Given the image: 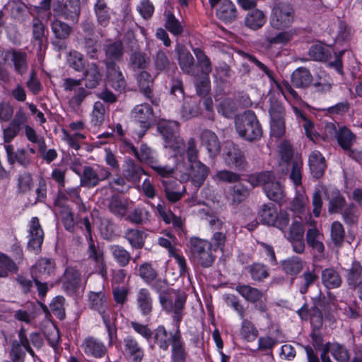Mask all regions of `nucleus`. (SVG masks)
Masks as SVG:
<instances>
[{
    "label": "nucleus",
    "instance_id": "obj_1",
    "mask_svg": "<svg viewBox=\"0 0 362 362\" xmlns=\"http://www.w3.org/2000/svg\"><path fill=\"white\" fill-rule=\"evenodd\" d=\"M235 127L238 134L250 142L259 140L263 134L262 125L252 110L245 111L235 116Z\"/></svg>",
    "mask_w": 362,
    "mask_h": 362
},
{
    "label": "nucleus",
    "instance_id": "obj_2",
    "mask_svg": "<svg viewBox=\"0 0 362 362\" xmlns=\"http://www.w3.org/2000/svg\"><path fill=\"white\" fill-rule=\"evenodd\" d=\"M189 253L194 261L203 268H209L214 264L216 256L212 252V243L205 239L192 237L189 242Z\"/></svg>",
    "mask_w": 362,
    "mask_h": 362
},
{
    "label": "nucleus",
    "instance_id": "obj_3",
    "mask_svg": "<svg viewBox=\"0 0 362 362\" xmlns=\"http://www.w3.org/2000/svg\"><path fill=\"white\" fill-rule=\"evenodd\" d=\"M295 19V10L287 2L275 3L269 16V25L274 29L284 30L289 28Z\"/></svg>",
    "mask_w": 362,
    "mask_h": 362
},
{
    "label": "nucleus",
    "instance_id": "obj_4",
    "mask_svg": "<svg viewBox=\"0 0 362 362\" xmlns=\"http://www.w3.org/2000/svg\"><path fill=\"white\" fill-rule=\"evenodd\" d=\"M174 293L175 291L170 288L160 294L158 299L163 310L168 313H173V320L175 322L177 327H179L183 316L186 297L182 295H178L173 302Z\"/></svg>",
    "mask_w": 362,
    "mask_h": 362
},
{
    "label": "nucleus",
    "instance_id": "obj_5",
    "mask_svg": "<svg viewBox=\"0 0 362 362\" xmlns=\"http://www.w3.org/2000/svg\"><path fill=\"white\" fill-rule=\"evenodd\" d=\"M179 123L175 121L160 120L157 125L158 132L162 135L165 146L175 151L185 146L183 139L177 135Z\"/></svg>",
    "mask_w": 362,
    "mask_h": 362
},
{
    "label": "nucleus",
    "instance_id": "obj_6",
    "mask_svg": "<svg viewBox=\"0 0 362 362\" xmlns=\"http://www.w3.org/2000/svg\"><path fill=\"white\" fill-rule=\"evenodd\" d=\"M80 177V186L86 188H93L99 185L101 181L110 177L111 173L107 168L99 170L91 166H84L81 173H78Z\"/></svg>",
    "mask_w": 362,
    "mask_h": 362
},
{
    "label": "nucleus",
    "instance_id": "obj_7",
    "mask_svg": "<svg viewBox=\"0 0 362 362\" xmlns=\"http://www.w3.org/2000/svg\"><path fill=\"white\" fill-rule=\"evenodd\" d=\"M235 289L247 302L253 304L258 303L256 307L261 313L267 310V305L263 301L264 293L262 290L243 284H237Z\"/></svg>",
    "mask_w": 362,
    "mask_h": 362
},
{
    "label": "nucleus",
    "instance_id": "obj_8",
    "mask_svg": "<svg viewBox=\"0 0 362 362\" xmlns=\"http://www.w3.org/2000/svg\"><path fill=\"white\" fill-rule=\"evenodd\" d=\"M27 249L37 255L41 252L44 240V231L37 217H33L29 223Z\"/></svg>",
    "mask_w": 362,
    "mask_h": 362
},
{
    "label": "nucleus",
    "instance_id": "obj_9",
    "mask_svg": "<svg viewBox=\"0 0 362 362\" xmlns=\"http://www.w3.org/2000/svg\"><path fill=\"white\" fill-rule=\"evenodd\" d=\"M53 11L57 15L63 16L65 19L74 23L78 21L81 13L80 0H66L65 3L59 1L53 3Z\"/></svg>",
    "mask_w": 362,
    "mask_h": 362
},
{
    "label": "nucleus",
    "instance_id": "obj_10",
    "mask_svg": "<svg viewBox=\"0 0 362 362\" xmlns=\"http://www.w3.org/2000/svg\"><path fill=\"white\" fill-rule=\"evenodd\" d=\"M132 115L140 124L141 133H139V137H141L154 122L153 109L148 103L140 104L134 107Z\"/></svg>",
    "mask_w": 362,
    "mask_h": 362
},
{
    "label": "nucleus",
    "instance_id": "obj_11",
    "mask_svg": "<svg viewBox=\"0 0 362 362\" xmlns=\"http://www.w3.org/2000/svg\"><path fill=\"white\" fill-rule=\"evenodd\" d=\"M209 0L211 8L216 9V16L225 23L235 21L238 16L235 5L230 0H215V2Z\"/></svg>",
    "mask_w": 362,
    "mask_h": 362
},
{
    "label": "nucleus",
    "instance_id": "obj_12",
    "mask_svg": "<svg viewBox=\"0 0 362 362\" xmlns=\"http://www.w3.org/2000/svg\"><path fill=\"white\" fill-rule=\"evenodd\" d=\"M27 122L28 117L25 112L23 108H18L8 125L3 129L4 141L5 143H10L18 135Z\"/></svg>",
    "mask_w": 362,
    "mask_h": 362
},
{
    "label": "nucleus",
    "instance_id": "obj_13",
    "mask_svg": "<svg viewBox=\"0 0 362 362\" xmlns=\"http://www.w3.org/2000/svg\"><path fill=\"white\" fill-rule=\"evenodd\" d=\"M123 354L129 362H141L144 358V350L136 339L128 335L123 339Z\"/></svg>",
    "mask_w": 362,
    "mask_h": 362
},
{
    "label": "nucleus",
    "instance_id": "obj_14",
    "mask_svg": "<svg viewBox=\"0 0 362 362\" xmlns=\"http://www.w3.org/2000/svg\"><path fill=\"white\" fill-rule=\"evenodd\" d=\"M105 76L110 86L115 90L122 92L126 89L127 81L117 64H105Z\"/></svg>",
    "mask_w": 362,
    "mask_h": 362
},
{
    "label": "nucleus",
    "instance_id": "obj_15",
    "mask_svg": "<svg viewBox=\"0 0 362 362\" xmlns=\"http://www.w3.org/2000/svg\"><path fill=\"white\" fill-rule=\"evenodd\" d=\"M178 64L182 71L190 76H197L198 71L192 54L184 45H177L175 47Z\"/></svg>",
    "mask_w": 362,
    "mask_h": 362
},
{
    "label": "nucleus",
    "instance_id": "obj_16",
    "mask_svg": "<svg viewBox=\"0 0 362 362\" xmlns=\"http://www.w3.org/2000/svg\"><path fill=\"white\" fill-rule=\"evenodd\" d=\"M104 64H117L122 60L124 48L121 40H108L103 46Z\"/></svg>",
    "mask_w": 362,
    "mask_h": 362
},
{
    "label": "nucleus",
    "instance_id": "obj_17",
    "mask_svg": "<svg viewBox=\"0 0 362 362\" xmlns=\"http://www.w3.org/2000/svg\"><path fill=\"white\" fill-rule=\"evenodd\" d=\"M55 263L52 259L42 257L31 268L33 279L47 280L54 273Z\"/></svg>",
    "mask_w": 362,
    "mask_h": 362
},
{
    "label": "nucleus",
    "instance_id": "obj_18",
    "mask_svg": "<svg viewBox=\"0 0 362 362\" xmlns=\"http://www.w3.org/2000/svg\"><path fill=\"white\" fill-rule=\"evenodd\" d=\"M81 349L88 357L95 358L103 357L107 351L105 344L93 337L85 338L81 344Z\"/></svg>",
    "mask_w": 362,
    "mask_h": 362
},
{
    "label": "nucleus",
    "instance_id": "obj_19",
    "mask_svg": "<svg viewBox=\"0 0 362 362\" xmlns=\"http://www.w3.org/2000/svg\"><path fill=\"white\" fill-rule=\"evenodd\" d=\"M6 57L13 63L14 70L17 74L23 76L27 73L28 63L26 52L19 49H11L6 52Z\"/></svg>",
    "mask_w": 362,
    "mask_h": 362
},
{
    "label": "nucleus",
    "instance_id": "obj_20",
    "mask_svg": "<svg viewBox=\"0 0 362 362\" xmlns=\"http://www.w3.org/2000/svg\"><path fill=\"white\" fill-rule=\"evenodd\" d=\"M82 80H84V85L86 88L94 89L97 88L102 80L99 66L94 62L88 64L86 69L83 70Z\"/></svg>",
    "mask_w": 362,
    "mask_h": 362
},
{
    "label": "nucleus",
    "instance_id": "obj_21",
    "mask_svg": "<svg viewBox=\"0 0 362 362\" xmlns=\"http://www.w3.org/2000/svg\"><path fill=\"white\" fill-rule=\"evenodd\" d=\"M136 304L144 316L151 315L153 310V298L148 288H141L137 291L136 294Z\"/></svg>",
    "mask_w": 362,
    "mask_h": 362
},
{
    "label": "nucleus",
    "instance_id": "obj_22",
    "mask_svg": "<svg viewBox=\"0 0 362 362\" xmlns=\"http://www.w3.org/2000/svg\"><path fill=\"white\" fill-rule=\"evenodd\" d=\"M313 79L309 69L299 67L292 73L291 83L296 88L305 89L311 85Z\"/></svg>",
    "mask_w": 362,
    "mask_h": 362
},
{
    "label": "nucleus",
    "instance_id": "obj_23",
    "mask_svg": "<svg viewBox=\"0 0 362 362\" xmlns=\"http://www.w3.org/2000/svg\"><path fill=\"white\" fill-rule=\"evenodd\" d=\"M153 66L156 71V74L165 73L168 75L172 73L173 67H176L170 61L166 53L162 50H158L156 54L152 56Z\"/></svg>",
    "mask_w": 362,
    "mask_h": 362
},
{
    "label": "nucleus",
    "instance_id": "obj_24",
    "mask_svg": "<svg viewBox=\"0 0 362 362\" xmlns=\"http://www.w3.org/2000/svg\"><path fill=\"white\" fill-rule=\"evenodd\" d=\"M63 288L68 293H72L78 288L81 275L74 267H67L62 277Z\"/></svg>",
    "mask_w": 362,
    "mask_h": 362
},
{
    "label": "nucleus",
    "instance_id": "obj_25",
    "mask_svg": "<svg viewBox=\"0 0 362 362\" xmlns=\"http://www.w3.org/2000/svg\"><path fill=\"white\" fill-rule=\"evenodd\" d=\"M201 141L211 157L214 158L219 153L221 144L214 132L209 129H204L201 134Z\"/></svg>",
    "mask_w": 362,
    "mask_h": 362
},
{
    "label": "nucleus",
    "instance_id": "obj_26",
    "mask_svg": "<svg viewBox=\"0 0 362 362\" xmlns=\"http://www.w3.org/2000/svg\"><path fill=\"white\" fill-rule=\"evenodd\" d=\"M129 204L128 199L119 195H112L108 199L107 209L115 216L122 218L127 214Z\"/></svg>",
    "mask_w": 362,
    "mask_h": 362
},
{
    "label": "nucleus",
    "instance_id": "obj_27",
    "mask_svg": "<svg viewBox=\"0 0 362 362\" xmlns=\"http://www.w3.org/2000/svg\"><path fill=\"white\" fill-rule=\"evenodd\" d=\"M187 352L182 340L180 331L177 327L172 337V362H185Z\"/></svg>",
    "mask_w": 362,
    "mask_h": 362
},
{
    "label": "nucleus",
    "instance_id": "obj_28",
    "mask_svg": "<svg viewBox=\"0 0 362 362\" xmlns=\"http://www.w3.org/2000/svg\"><path fill=\"white\" fill-rule=\"evenodd\" d=\"M309 167L311 174L315 178L321 177L327 167L325 158L318 151H313L309 156Z\"/></svg>",
    "mask_w": 362,
    "mask_h": 362
},
{
    "label": "nucleus",
    "instance_id": "obj_29",
    "mask_svg": "<svg viewBox=\"0 0 362 362\" xmlns=\"http://www.w3.org/2000/svg\"><path fill=\"white\" fill-rule=\"evenodd\" d=\"M326 195L329 202L328 211L329 214L340 213L344 209L346 199L338 189H333L327 191Z\"/></svg>",
    "mask_w": 362,
    "mask_h": 362
},
{
    "label": "nucleus",
    "instance_id": "obj_30",
    "mask_svg": "<svg viewBox=\"0 0 362 362\" xmlns=\"http://www.w3.org/2000/svg\"><path fill=\"white\" fill-rule=\"evenodd\" d=\"M322 352L326 355L329 352L333 358L338 362H348L350 358L349 351L347 348L339 343H327Z\"/></svg>",
    "mask_w": 362,
    "mask_h": 362
},
{
    "label": "nucleus",
    "instance_id": "obj_31",
    "mask_svg": "<svg viewBox=\"0 0 362 362\" xmlns=\"http://www.w3.org/2000/svg\"><path fill=\"white\" fill-rule=\"evenodd\" d=\"M189 166L192 170V182L197 188H199L208 177L210 170L201 161L190 164Z\"/></svg>",
    "mask_w": 362,
    "mask_h": 362
},
{
    "label": "nucleus",
    "instance_id": "obj_32",
    "mask_svg": "<svg viewBox=\"0 0 362 362\" xmlns=\"http://www.w3.org/2000/svg\"><path fill=\"white\" fill-rule=\"evenodd\" d=\"M266 22V16L259 9L250 10L245 17V25L248 28L257 30L261 28Z\"/></svg>",
    "mask_w": 362,
    "mask_h": 362
},
{
    "label": "nucleus",
    "instance_id": "obj_33",
    "mask_svg": "<svg viewBox=\"0 0 362 362\" xmlns=\"http://www.w3.org/2000/svg\"><path fill=\"white\" fill-rule=\"evenodd\" d=\"M303 261L297 256L288 257L281 262L282 270L288 275L296 276L303 269Z\"/></svg>",
    "mask_w": 362,
    "mask_h": 362
},
{
    "label": "nucleus",
    "instance_id": "obj_34",
    "mask_svg": "<svg viewBox=\"0 0 362 362\" xmlns=\"http://www.w3.org/2000/svg\"><path fill=\"white\" fill-rule=\"evenodd\" d=\"M250 194L249 189L242 183L229 187L228 199L232 204L238 205L245 200Z\"/></svg>",
    "mask_w": 362,
    "mask_h": 362
},
{
    "label": "nucleus",
    "instance_id": "obj_35",
    "mask_svg": "<svg viewBox=\"0 0 362 362\" xmlns=\"http://www.w3.org/2000/svg\"><path fill=\"white\" fill-rule=\"evenodd\" d=\"M129 148L140 162L145 163L149 166L155 164L156 159L154 157L153 152L146 144H142L139 151L132 144H129Z\"/></svg>",
    "mask_w": 362,
    "mask_h": 362
},
{
    "label": "nucleus",
    "instance_id": "obj_36",
    "mask_svg": "<svg viewBox=\"0 0 362 362\" xmlns=\"http://www.w3.org/2000/svg\"><path fill=\"white\" fill-rule=\"evenodd\" d=\"M146 234L138 229L129 228L124 232V237L133 249H141L145 244Z\"/></svg>",
    "mask_w": 362,
    "mask_h": 362
},
{
    "label": "nucleus",
    "instance_id": "obj_37",
    "mask_svg": "<svg viewBox=\"0 0 362 362\" xmlns=\"http://www.w3.org/2000/svg\"><path fill=\"white\" fill-rule=\"evenodd\" d=\"M146 174L145 170L138 165L134 160L129 159L126 162V168L124 170V177L133 182H139L141 175Z\"/></svg>",
    "mask_w": 362,
    "mask_h": 362
},
{
    "label": "nucleus",
    "instance_id": "obj_38",
    "mask_svg": "<svg viewBox=\"0 0 362 362\" xmlns=\"http://www.w3.org/2000/svg\"><path fill=\"white\" fill-rule=\"evenodd\" d=\"M322 282L329 289L338 288L342 283L339 272L332 268H327L322 272Z\"/></svg>",
    "mask_w": 362,
    "mask_h": 362
},
{
    "label": "nucleus",
    "instance_id": "obj_39",
    "mask_svg": "<svg viewBox=\"0 0 362 362\" xmlns=\"http://www.w3.org/2000/svg\"><path fill=\"white\" fill-rule=\"evenodd\" d=\"M252 280L257 282H263L269 276L268 267L259 262H254L247 268Z\"/></svg>",
    "mask_w": 362,
    "mask_h": 362
},
{
    "label": "nucleus",
    "instance_id": "obj_40",
    "mask_svg": "<svg viewBox=\"0 0 362 362\" xmlns=\"http://www.w3.org/2000/svg\"><path fill=\"white\" fill-rule=\"evenodd\" d=\"M110 253L114 260L122 267L127 266L132 259L130 253L122 246L112 245L110 246Z\"/></svg>",
    "mask_w": 362,
    "mask_h": 362
},
{
    "label": "nucleus",
    "instance_id": "obj_41",
    "mask_svg": "<svg viewBox=\"0 0 362 362\" xmlns=\"http://www.w3.org/2000/svg\"><path fill=\"white\" fill-rule=\"evenodd\" d=\"M173 334H168L167 330L163 326L158 327L153 332V341L154 344H156L160 349L167 351L172 344V337Z\"/></svg>",
    "mask_w": 362,
    "mask_h": 362
},
{
    "label": "nucleus",
    "instance_id": "obj_42",
    "mask_svg": "<svg viewBox=\"0 0 362 362\" xmlns=\"http://www.w3.org/2000/svg\"><path fill=\"white\" fill-rule=\"evenodd\" d=\"M136 81L140 90L148 98L152 95L153 78L151 74L146 71H141L136 76Z\"/></svg>",
    "mask_w": 362,
    "mask_h": 362
},
{
    "label": "nucleus",
    "instance_id": "obj_43",
    "mask_svg": "<svg viewBox=\"0 0 362 362\" xmlns=\"http://www.w3.org/2000/svg\"><path fill=\"white\" fill-rule=\"evenodd\" d=\"M150 62V58L146 55V54L135 51L133 52L129 56V67L134 70H139L145 71V69L148 67Z\"/></svg>",
    "mask_w": 362,
    "mask_h": 362
},
{
    "label": "nucleus",
    "instance_id": "obj_44",
    "mask_svg": "<svg viewBox=\"0 0 362 362\" xmlns=\"http://www.w3.org/2000/svg\"><path fill=\"white\" fill-rule=\"evenodd\" d=\"M293 33L292 30H287L274 34L272 30H268L264 33V38L270 45L286 44L292 39Z\"/></svg>",
    "mask_w": 362,
    "mask_h": 362
},
{
    "label": "nucleus",
    "instance_id": "obj_45",
    "mask_svg": "<svg viewBox=\"0 0 362 362\" xmlns=\"http://www.w3.org/2000/svg\"><path fill=\"white\" fill-rule=\"evenodd\" d=\"M336 137L339 145L344 150H349L356 141V135L346 127H341L336 132Z\"/></svg>",
    "mask_w": 362,
    "mask_h": 362
},
{
    "label": "nucleus",
    "instance_id": "obj_46",
    "mask_svg": "<svg viewBox=\"0 0 362 362\" xmlns=\"http://www.w3.org/2000/svg\"><path fill=\"white\" fill-rule=\"evenodd\" d=\"M308 55L313 60L324 62L331 57V51L322 43H317L310 47Z\"/></svg>",
    "mask_w": 362,
    "mask_h": 362
},
{
    "label": "nucleus",
    "instance_id": "obj_47",
    "mask_svg": "<svg viewBox=\"0 0 362 362\" xmlns=\"http://www.w3.org/2000/svg\"><path fill=\"white\" fill-rule=\"evenodd\" d=\"M322 235L316 228H310L306 233V242L308 246L319 253H323L325 246L322 242Z\"/></svg>",
    "mask_w": 362,
    "mask_h": 362
},
{
    "label": "nucleus",
    "instance_id": "obj_48",
    "mask_svg": "<svg viewBox=\"0 0 362 362\" xmlns=\"http://www.w3.org/2000/svg\"><path fill=\"white\" fill-rule=\"evenodd\" d=\"M177 67H173L172 73L168 75L169 78V88L172 95L179 98H184V88L182 80L176 76Z\"/></svg>",
    "mask_w": 362,
    "mask_h": 362
},
{
    "label": "nucleus",
    "instance_id": "obj_49",
    "mask_svg": "<svg viewBox=\"0 0 362 362\" xmlns=\"http://www.w3.org/2000/svg\"><path fill=\"white\" fill-rule=\"evenodd\" d=\"M50 25L54 36L59 40L68 38L72 32V28L69 24L60 20H53Z\"/></svg>",
    "mask_w": 362,
    "mask_h": 362
},
{
    "label": "nucleus",
    "instance_id": "obj_50",
    "mask_svg": "<svg viewBox=\"0 0 362 362\" xmlns=\"http://www.w3.org/2000/svg\"><path fill=\"white\" fill-rule=\"evenodd\" d=\"M259 216L262 223L272 226L278 217V212L274 204H264L259 211Z\"/></svg>",
    "mask_w": 362,
    "mask_h": 362
},
{
    "label": "nucleus",
    "instance_id": "obj_51",
    "mask_svg": "<svg viewBox=\"0 0 362 362\" xmlns=\"http://www.w3.org/2000/svg\"><path fill=\"white\" fill-rule=\"evenodd\" d=\"M340 213L344 222L346 225L351 226L358 223L360 213L354 204H349Z\"/></svg>",
    "mask_w": 362,
    "mask_h": 362
},
{
    "label": "nucleus",
    "instance_id": "obj_52",
    "mask_svg": "<svg viewBox=\"0 0 362 362\" xmlns=\"http://www.w3.org/2000/svg\"><path fill=\"white\" fill-rule=\"evenodd\" d=\"M95 13L98 23L103 27H106L109 24L110 15L104 0H97L95 4Z\"/></svg>",
    "mask_w": 362,
    "mask_h": 362
},
{
    "label": "nucleus",
    "instance_id": "obj_53",
    "mask_svg": "<svg viewBox=\"0 0 362 362\" xmlns=\"http://www.w3.org/2000/svg\"><path fill=\"white\" fill-rule=\"evenodd\" d=\"M314 306L313 307V317L316 320L317 326L322 325V317L320 309L325 310L327 306V300L325 296H323L321 291L319 292L317 296L313 298Z\"/></svg>",
    "mask_w": 362,
    "mask_h": 362
},
{
    "label": "nucleus",
    "instance_id": "obj_54",
    "mask_svg": "<svg viewBox=\"0 0 362 362\" xmlns=\"http://www.w3.org/2000/svg\"><path fill=\"white\" fill-rule=\"evenodd\" d=\"M139 276L147 284H151L158 277V274L151 264L145 262L141 264L138 269Z\"/></svg>",
    "mask_w": 362,
    "mask_h": 362
},
{
    "label": "nucleus",
    "instance_id": "obj_55",
    "mask_svg": "<svg viewBox=\"0 0 362 362\" xmlns=\"http://www.w3.org/2000/svg\"><path fill=\"white\" fill-rule=\"evenodd\" d=\"M201 214L204 215V218L208 222L213 233L215 231L227 230V226L218 216L210 213L208 210L202 209Z\"/></svg>",
    "mask_w": 362,
    "mask_h": 362
},
{
    "label": "nucleus",
    "instance_id": "obj_56",
    "mask_svg": "<svg viewBox=\"0 0 362 362\" xmlns=\"http://www.w3.org/2000/svg\"><path fill=\"white\" fill-rule=\"evenodd\" d=\"M199 113V107L196 99L192 98H185L182 107V115L186 119L197 116Z\"/></svg>",
    "mask_w": 362,
    "mask_h": 362
},
{
    "label": "nucleus",
    "instance_id": "obj_57",
    "mask_svg": "<svg viewBox=\"0 0 362 362\" xmlns=\"http://www.w3.org/2000/svg\"><path fill=\"white\" fill-rule=\"evenodd\" d=\"M279 154L281 159V163H284L289 165L293 163L297 156H294L293 149L291 144L286 140L283 141L279 146Z\"/></svg>",
    "mask_w": 362,
    "mask_h": 362
},
{
    "label": "nucleus",
    "instance_id": "obj_58",
    "mask_svg": "<svg viewBox=\"0 0 362 362\" xmlns=\"http://www.w3.org/2000/svg\"><path fill=\"white\" fill-rule=\"evenodd\" d=\"M67 64L76 71L81 72L85 69L86 59L78 51H71L67 57Z\"/></svg>",
    "mask_w": 362,
    "mask_h": 362
},
{
    "label": "nucleus",
    "instance_id": "obj_59",
    "mask_svg": "<svg viewBox=\"0 0 362 362\" xmlns=\"http://www.w3.org/2000/svg\"><path fill=\"white\" fill-rule=\"evenodd\" d=\"M151 214L148 210L144 208H136L127 216L126 219L132 223L137 225L148 222Z\"/></svg>",
    "mask_w": 362,
    "mask_h": 362
},
{
    "label": "nucleus",
    "instance_id": "obj_60",
    "mask_svg": "<svg viewBox=\"0 0 362 362\" xmlns=\"http://www.w3.org/2000/svg\"><path fill=\"white\" fill-rule=\"evenodd\" d=\"M362 276V267L358 262H353L347 269L346 281L350 286L356 287Z\"/></svg>",
    "mask_w": 362,
    "mask_h": 362
},
{
    "label": "nucleus",
    "instance_id": "obj_61",
    "mask_svg": "<svg viewBox=\"0 0 362 362\" xmlns=\"http://www.w3.org/2000/svg\"><path fill=\"white\" fill-rule=\"evenodd\" d=\"M229 162L238 170H245L247 162L244 153L238 148L233 147L227 153Z\"/></svg>",
    "mask_w": 362,
    "mask_h": 362
},
{
    "label": "nucleus",
    "instance_id": "obj_62",
    "mask_svg": "<svg viewBox=\"0 0 362 362\" xmlns=\"http://www.w3.org/2000/svg\"><path fill=\"white\" fill-rule=\"evenodd\" d=\"M242 320L243 321L240 329L241 336L248 341L255 340L259 334L258 330L250 320L245 317Z\"/></svg>",
    "mask_w": 362,
    "mask_h": 362
},
{
    "label": "nucleus",
    "instance_id": "obj_63",
    "mask_svg": "<svg viewBox=\"0 0 362 362\" xmlns=\"http://www.w3.org/2000/svg\"><path fill=\"white\" fill-rule=\"evenodd\" d=\"M264 192L270 200L277 203H281L285 196L284 188L278 181L272 185L267 186Z\"/></svg>",
    "mask_w": 362,
    "mask_h": 362
},
{
    "label": "nucleus",
    "instance_id": "obj_64",
    "mask_svg": "<svg viewBox=\"0 0 362 362\" xmlns=\"http://www.w3.org/2000/svg\"><path fill=\"white\" fill-rule=\"evenodd\" d=\"M81 45L89 58L97 59L100 47L97 40L91 37H85L81 41Z\"/></svg>",
    "mask_w": 362,
    "mask_h": 362
}]
</instances>
